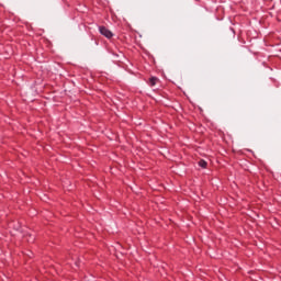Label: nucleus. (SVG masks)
<instances>
[{
  "mask_svg": "<svg viewBox=\"0 0 281 281\" xmlns=\"http://www.w3.org/2000/svg\"><path fill=\"white\" fill-rule=\"evenodd\" d=\"M99 32H100V34H102V36H105V38L113 37V33L111 31H109V29H106V26H100Z\"/></svg>",
  "mask_w": 281,
  "mask_h": 281,
  "instance_id": "nucleus-1",
  "label": "nucleus"
},
{
  "mask_svg": "<svg viewBox=\"0 0 281 281\" xmlns=\"http://www.w3.org/2000/svg\"><path fill=\"white\" fill-rule=\"evenodd\" d=\"M157 82H159V79L155 78V77H151L149 79V85L150 87H155L157 85Z\"/></svg>",
  "mask_w": 281,
  "mask_h": 281,
  "instance_id": "nucleus-2",
  "label": "nucleus"
},
{
  "mask_svg": "<svg viewBox=\"0 0 281 281\" xmlns=\"http://www.w3.org/2000/svg\"><path fill=\"white\" fill-rule=\"evenodd\" d=\"M199 167L200 168H207V161H205V160H199Z\"/></svg>",
  "mask_w": 281,
  "mask_h": 281,
  "instance_id": "nucleus-3",
  "label": "nucleus"
}]
</instances>
